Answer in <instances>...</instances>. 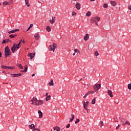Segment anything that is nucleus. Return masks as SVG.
<instances>
[{"instance_id":"nucleus-22","label":"nucleus","mask_w":131,"mask_h":131,"mask_svg":"<svg viewBox=\"0 0 131 131\" xmlns=\"http://www.w3.org/2000/svg\"><path fill=\"white\" fill-rule=\"evenodd\" d=\"M111 4L113 7H115V6H116V2H115V1H111Z\"/></svg>"},{"instance_id":"nucleus-51","label":"nucleus","mask_w":131,"mask_h":131,"mask_svg":"<svg viewBox=\"0 0 131 131\" xmlns=\"http://www.w3.org/2000/svg\"><path fill=\"white\" fill-rule=\"evenodd\" d=\"M128 9L131 10V5H129L128 6Z\"/></svg>"},{"instance_id":"nucleus-16","label":"nucleus","mask_w":131,"mask_h":131,"mask_svg":"<svg viewBox=\"0 0 131 131\" xmlns=\"http://www.w3.org/2000/svg\"><path fill=\"white\" fill-rule=\"evenodd\" d=\"M89 37L90 35H89V34H86L84 36V40L86 41L88 40V39H89Z\"/></svg>"},{"instance_id":"nucleus-59","label":"nucleus","mask_w":131,"mask_h":131,"mask_svg":"<svg viewBox=\"0 0 131 131\" xmlns=\"http://www.w3.org/2000/svg\"><path fill=\"white\" fill-rule=\"evenodd\" d=\"M3 73H6V71H3Z\"/></svg>"},{"instance_id":"nucleus-10","label":"nucleus","mask_w":131,"mask_h":131,"mask_svg":"<svg viewBox=\"0 0 131 131\" xmlns=\"http://www.w3.org/2000/svg\"><path fill=\"white\" fill-rule=\"evenodd\" d=\"M22 74H23V73L11 74V75H13V77H19V76H21Z\"/></svg>"},{"instance_id":"nucleus-45","label":"nucleus","mask_w":131,"mask_h":131,"mask_svg":"<svg viewBox=\"0 0 131 131\" xmlns=\"http://www.w3.org/2000/svg\"><path fill=\"white\" fill-rule=\"evenodd\" d=\"M74 52H75V53H79V51H78V50H77V49H75L74 50Z\"/></svg>"},{"instance_id":"nucleus-48","label":"nucleus","mask_w":131,"mask_h":131,"mask_svg":"<svg viewBox=\"0 0 131 131\" xmlns=\"http://www.w3.org/2000/svg\"><path fill=\"white\" fill-rule=\"evenodd\" d=\"M22 42V39H21L20 40V41L18 42V43L17 44V45H18L19 46H20V45H21V42Z\"/></svg>"},{"instance_id":"nucleus-41","label":"nucleus","mask_w":131,"mask_h":131,"mask_svg":"<svg viewBox=\"0 0 131 131\" xmlns=\"http://www.w3.org/2000/svg\"><path fill=\"white\" fill-rule=\"evenodd\" d=\"M33 26V24H30L29 27L28 28V30H30V28H32Z\"/></svg>"},{"instance_id":"nucleus-1","label":"nucleus","mask_w":131,"mask_h":131,"mask_svg":"<svg viewBox=\"0 0 131 131\" xmlns=\"http://www.w3.org/2000/svg\"><path fill=\"white\" fill-rule=\"evenodd\" d=\"M5 58H6L7 56H11V50L8 46L6 47L5 48Z\"/></svg>"},{"instance_id":"nucleus-18","label":"nucleus","mask_w":131,"mask_h":131,"mask_svg":"<svg viewBox=\"0 0 131 131\" xmlns=\"http://www.w3.org/2000/svg\"><path fill=\"white\" fill-rule=\"evenodd\" d=\"M29 128L33 130V129H35V125H34L33 124L29 125Z\"/></svg>"},{"instance_id":"nucleus-61","label":"nucleus","mask_w":131,"mask_h":131,"mask_svg":"<svg viewBox=\"0 0 131 131\" xmlns=\"http://www.w3.org/2000/svg\"><path fill=\"white\" fill-rule=\"evenodd\" d=\"M86 110H87V113H89V110L87 108Z\"/></svg>"},{"instance_id":"nucleus-3","label":"nucleus","mask_w":131,"mask_h":131,"mask_svg":"<svg viewBox=\"0 0 131 131\" xmlns=\"http://www.w3.org/2000/svg\"><path fill=\"white\" fill-rule=\"evenodd\" d=\"M99 21H100V17H99L98 16H94L92 17L91 19V23L99 22Z\"/></svg>"},{"instance_id":"nucleus-55","label":"nucleus","mask_w":131,"mask_h":131,"mask_svg":"<svg viewBox=\"0 0 131 131\" xmlns=\"http://www.w3.org/2000/svg\"><path fill=\"white\" fill-rule=\"evenodd\" d=\"M95 25H97V26H98V25H99L98 24V23H97V22L95 23Z\"/></svg>"},{"instance_id":"nucleus-19","label":"nucleus","mask_w":131,"mask_h":131,"mask_svg":"<svg viewBox=\"0 0 131 131\" xmlns=\"http://www.w3.org/2000/svg\"><path fill=\"white\" fill-rule=\"evenodd\" d=\"M54 130H56V131H60L61 130V128L60 127H58V126H56L55 127H54Z\"/></svg>"},{"instance_id":"nucleus-21","label":"nucleus","mask_w":131,"mask_h":131,"mask_svg":"<svg viewBox=\"0 0 131 131\" xmlns=\"http://www.w3.org/2000/svg\"><path fill=\"white\" fill-rule=\"evenodd\" d=\"M88 106H89V104H87L86 103H85V102H84L83 103V107L85 110H88Z\"/></svg>"},{"instance_id":"nucleus-11","label":"nucleus","mask_w":131,"mask_h":131,"mask_svg":"<svg viewBox=\"0 0 131 131\" xmlns=\"http://www.w3.org/2000/svg\"><path fill=\"white\" fill-rule=\"evenodd\" d=\"M19 29H15L13 30L8 31V33H9V34H11V33H15V32H16V31H19Z\"/></svg>"},{"instance_id":"nucleus-12","label":"nucleus","mask_w":131,"mask_h":131,"mask_svg":"<svg viewBox=\"0 0 131 131\" xmlns=\"http://www.w3.org/2000/svg\"><path fill=\"white\" fill-rule=\"evenodd\" d=\"M75 8L77 9V10H80V4L78 3V2H77L76 5H75Z\"/></svg>"},{"instance_id":"nucleus-38","label":"nucleus","mask_w":131,"mask_h":131,"mask_svg":"<svg viewBox=\"0 0 131 131\" xmlns=\"http://www.w3.org/2000/svg\"><path fill=\"white\" fill-rule=\"evenodd\" d=\"M127 87H128L127 88L128 90H131V83L129 84H128Z\"/></svg>"},{"instance_id":"nucleus-60","label":"nucleus","mask_w":131,"mask_h":131,"mask_svg":"<svg viewBox=\"0 0 131 131\" xmlns=\"http://www.w3.org/2000/svg\"><path fill=\"white\" fill-rule=\"evenodd\" d=\"M75 54H76V53L75 52H74V53H73V56H75Z\"/></svg>"},{"instance_id":"nucleus-39","label":"nucleus","mask_w":131,"mask_h":131,"mask_svg":"<svg viewBox=\"0 0 131 131\" xmlns=\"http://www.w3.org/2000/svg\"><path fill=\"white\" fill-rule=\"evenodd\" d=\"M79 121H80L79 119H77L76 120V121L75 122V123L76 124H77V123H78V122H79Z\"/></svg>"},{"instance_id":"nucleus-27","label":"nucleus","mask_w":131,"mask_h":131,"mask_svg":"<svg viewBox=\"0 0 131 131\" xmlns=\"http://www.w3.org/2000/svg\"><path fill=\"white\" fill-rule=\"evenodd\" d=\"M49 84L50 85H52V86L54 85V81L53 80V79H51V81L49 83Z\"/></svg>"},{"instance_id":"nucleus-56","label":"nucleus","mask_w":131,"mask_h":131,"mask_svg":"<svg viewBox=\"0 0 131 131\" xmlns=\"http://www.w3.org/2000/svg\"><path fill=\"white\" fill-rule=\"evenodd\" d=\"M23 42V43H25V40H23V41H21Z\"/></svg>"},{"instance_id":"nucleus-14","label":"nucleus","mask_w":131,"mask_h":131,"mask_svg":"<svg viewBox=\"0 0 131 131\" xmlns=\"http://www.w3.org/2000/svg\"><path fill=\"white\" fill-rule=\"evenodd\" d=\"M34 38L35 39H36V40H38L39 39V33H36L34 35Z\"/></svg>"},{"instance_id":"nucleus-4","label":"nucleus","mask_w":131,"mask_h":131,"mask_svg":"<svg viewBox=\"0 0 131 131\" xmlns=\"http://www.w3.org/2000/svg\"><path fill=\"white\" fill-rule=\"evenodd\" d=\"M119 119L120 122L122 123L123 126H124V125H126V124H127L128 125H130V123H129V122L128 121H126L125 123H124V121H125V120L124 119L119 118Z\"/></svg>"},{"instance_id":"nucleus-53","label":"nucleus","mask_w":131,"mask_h":131,"mask_svg":"<svg viewBox=\"0 0 131 131\" xmlns=\"http://www.w3.org/2000/svg\"><path fill=\"white\" fill-rule=\"evenodd\" d=\"M89 103H90V102L87 101L86 102H85V104H86L87 105H89Z\"/></svg>"},{"instance_id":"nucleus-63","label":"nucleus","mask_w":131,"mask_h":131,"mask_svg":"<svg viewBox=\"0 0 131 131\" xmlns=\"http://www.w3.org/2000/svg\"><path fill=\"white\" fill-rule=\"evenodd\" d=\"M8 122H11V121L8 120Z\"/></svg>"},{"instance_id":"nucleus-40","label":"nucleus","mask_w":131,"mask_h":131,"mask_svg":"<svg viewBox=\"0 0 131 131\" xmlns=\"http://www.w3.org/2000/svg\"><path fill=\"white\" fill-rule=\"evenodd\" d=\"M95 55L96 56H99V52H98V51H95Z\"/></svg>"},{"instance_id":"nucleus-32","label":"nucleus","mask_w":131,"mask_h":131,"mask_svg":"<svg viewBox=\"0 0 131 131\" xmlns=\"http://www.w3.org/2000/svg\"><path fill=\"white\" fill-rule=\"evenodd\" d=\"M92 104L95 105L96 104V97H95L92 101Z\"/></svg>"},{"instance_id":"nucleus-9","label":"nucleus","mask_w":131,"mask_h":131,"mask_svg":"<svg viewBox=\"0 0 131 131\" xmlns=\"http://www.w3.org/2000/svg\"><path fill=\"white\" fill-rule=\"evenodd\" d=\"M33 100L34 102V104H35V105L37 106V104L38 102V100H37V99H36V98L35 97H33Z\"/></svg>"},{"instance_id":"nucleus-7","label":"nucleus","mask_w":131,"mask_h":131,"mask_svg":"<svg viewBox=\"0 0 131 131\" xmlns=\"http://www.w3.org/2000/svg\"><path fill=\"white\" fill-rule=\"evenodd\" d=\"M90 94H95V91H90L87 93L85 94V95L83 96V99H85L89 95H90Z\"/></svg>"},{"instance_id":"nucleus-29","label":"nucleus","mask_w":131,"mask_h":131,"mask_svg":"<svg viewBox=\"0 0 131 131\" xmlns=\"http://www.w3.org/2000/svg\"><path fill=\"white\" fill-rule=\"evenodd\" d=\"M9 39H6L5 40H3L2 45H3V43H6V42H9Z\"/></svg>"},{"instance_id":"nucleus-6","label":"nucleus","mask_w":131,"mask_h":131,"mask_svg":"<svg viewBox=\"0 0 131 131\" xmlns=\"http://www.w3.org/2000/svg\"><path fill=\"white\" fill-rule=\"evenodd\" d=\"M14 3L13 0H10L9 2L5 1L3 3L2 5L3 6H10V5H12Z\"/></svg>"},{"instance_id":"nucleus-5","label":"nucleus","mask_w":131,"mask_h":131,"mask_svg":"<svg viewBox=\"0 0 131 131\" xmlns=\"http://www.w3.org/2000/svg\"><path fill=\"white\" fill-rule=\"evenodd\" d=\"M94 91L95 92H97V91H99L100 89H101V85L100 84H95L93 86Z\"/></svg>"},{"instance_id":"nucleus-17","label":"nucleus","mask_w":131,"mask_h":131,"mask_svg":"<svg viewBox=\"0 0 131 131\" xmlns=\"http://www.w3.org/2000/svg\"><path fill=\"white\" fill-rule=\"evenodd\" d=\"M42 104H43V101L38 100V103L37 104V106H39L40 105H42Z\"/></svg>"},{"instance_id":"nucleus-25","label":"nucleus","mask_w":131,"mask_h":131,"mask_svg":"<svg viewBox=\"0 0 131 131\" xmlns=\"http://www.w3.org/2000/svg\"><path fill=\"white\" fill-rule=\"evenodd\" d=\"M45 100H46V101H50V100H51V95H49L48 96H46Z\"/></svg>"},{"instance_id":"nucleus-35","label":"nucleus","mask_w":131,"mask_h":131,"mask_svg":"<svg viewBox=\"0 0 131 131\" xmlns=\"http://www.w3.org/2000/svg\"><path fill=\"white\" fill-rule=\"evenodd\" d=\"M49 51H54V49H53V46H52V45H50L49 46Z\"/></svg>"},{"instance_id":"nucleus-28","label":"nucleus","mask_w":131,"mask_h":131,"mask_svg":"<svg viewBox=\"0 0 131 131\" xmlns=\"http://www.w3.org/2000/svg\"><path fill=\"white\" fill-rule=\"evenodd\" d=\"M26 5L27 7H30V5H29V0H25Z\"/></svg>"},{"instance_id":"nucleus-42","label":"nucleus","mask_w":131,"mask_h":131,"mask_svg":"<svg viewBox=\"0 0 131 131\" xmlns=\"http://www.w3.org/2000/svg\"><path fill=\"white\" fill-rule=\"evenodd\" d=\"M30 102L31 105L33 104H34L33 98H32V99Z\"/></svg>"},{"instance_id":"nucleus-24","label":"nucleus","mask_w":131,"mask_h":131,"mask_svg":"<svg viewBox=\"0 0 131 131\" xmlns=\"http://www.w3.org/2000/svg\"><path fill=\"white\" fill-rule=\"evenodd\" d=\"M71 116H72V118L70 119V122H72L74 120V115L72 114Z\"/></svg>"},{"instance_id":"nucleus-33","label":"nucleus","mask_w":131,"mask_h":131,"mask_svg":"<svg viewBox=\"0 0 131 131\" xmlns=\"http://www.w3.org/2000/svg\"><path fill=\"white\" fill-rule=\"evenodd\" d=\"M15 36H17V35L11 34L10 35L9 37H10V38H14V37H15Z\"/></svg>"},{"instance_id":"nucleus-30","label":"nucleus","mask_w":131,"mask_h":131,"mask_svg":"<svg viewBox=\"0 0 131 131\" xmlns=\"http://www.w3.org/2000/svg\"><path fill=\"white\" fill-rule=\"evenodd\" d=\"M46 30H47L48 32H50L51 31V27L50 26H48L46 28Z\"/></svg>"},{"instance_id":"nucleus-57","label":"nucleus","mask_w":131,"mask_h":131,"mask_svg":"<svg viewBox=\"0 0 131 131\" xmlns=\"http://www.w3.org/2000/svg\"><path fill=\"white\" fill-rule=\"evenodd\" d=\"M61 131H65V129L64 128L61 129Z\"/></svg>"},{"instance_id":"nucleus-36","label":"nucleus","mask_w":131,"mask_h":131,"mask_svg":"<svg viewBox=\"0 0 131 131\" xmlns=\"http://www.w3.org/2000/svg\"><path fill=\"white\" fill-rule=\"evenodd\" d=\"M18 67L20 69H23V67L22 66V64H18Z\"/></svg>"},{"instance_id":"nucleus-44","label":"nucleus","mask_w":131,"mask_h":131,"mask_svg":"<svg viewBox=\"0 0 131 131\" xmlns=\"http://www.w3.org/2000/svg\"><path fill=\"white\" fill-rule=\"evenodd\" d=\"M9 69H12V70H14V69H15V68L14 67L9 66Z\"/></svg>"},{"instance_id":"nucleus-15","label":"nucleus","mask_w":131,"mask_h":131,"mask_svg":"<svg viewBox=\"0 0 131 131\" xmlns=\"http://www.w3.org/2000/svg\"><path fill=\"white\" fill-rule=\"evenodd\" d=\"M38 113L39 114V118H42V112L40 110L38 111Z\"/></svg>"},{"instance_id":"nucleus-26","label":"nucleus","mask_w":131,"mask_h":131,"mask_svg":"<svg viewBox=\"0 0 131 131\" xmlns=\"http://www.w3.org/2000/svg\"><path fill=\"white\" fill-rule=\"evenodd\" d=\"M49 21L51 24H54V23H55V19H54V17H52V19H50Z\"/></svg>"},{"instance_id":"nucleus-37","label":"nucleus","mask_w":131,"mask_h":131,"mask_svg":"<svg viewBox=\"0 0 131 131\" xmlns=\"http://www.w3.org/2000/svg\"><path fill=\"white\" fill-rule=\"evenodd\" d=\"M103 8H104V9H107V8H108V4H104L103 5Z\"/></svg>"},{"instance_id":"nucleus-43","label":"nucleus","mask_w":131,"mask_h":131,"mask_svg":"<svg viewBox=\"0 0 131 131\" xmlns=\"http://www.w3.org/2000/svg\"><path fill=\"white\" fill-rule=\"evenodd\" d=\"M72 15V16H75L76 15V13L75 12L73 11Z\"/></svg>"},{"instance_id":"nucleus-13","label":"nucleus","mask_w":131,"mask_h":131,"mask_svg":"<svg viewBox=\"0 0 131 131\" xmlns=\"http://www.w3.org/2000/svg\"><path fill=\"white\" fill-rule=\"evenodd\" d=\"M107 94L109 96L111 97V98H113V94L111 90H108Z\"/></svg>"},{"instance_id":"nucleus-31","label":"nucleus","mask_w":131,"mask_h":131,"mask_svg":"<svg viewBox=\"0 0 131 131\" xmlns=\"http://www.w3.org/2000/svg\"><path fill=\"white\" fill-rule=\"evenodd\" d=\"M28 69V68L27 65L25 66V69H24V70L23 71V72H24V73L27 72Z\"/></svg>"},{"instance_id":"nucleus-52","label":"nucleus","mask_w":131,"mask_h":131,"mask_svg":"<svg viewBox=\"0 0 131 131\" xmlns=\"http://www.w3.org/2000/svg\"><path fill=\"white\" fill-rule=\"evenodd\" d=\"M48 95H49L48 93H46V97H48L49 96H48Z\"/></svg>"},{"instance_id":"nucleus-23","label":"nucleus","mask_w":131,"mask_h":131,"mask_svg":"<svg viewBox=\"0 0 131 131\" xmlns=\"http://www.w3.org/2000/svg\"><path fill=\"white\" fill-rule=\"evenodd\" d=\"M2 68H3V69H7L9 70V67L10 66H2Z\"/></svg>"},{"instance_id":"nucleus-34","label":"nucleus","mask_w":131,"mask_h":131,"mask_svg":"<svg viewBox=\"0 0 131 131\" xmlns=\"http://www.w3.org/2000/svg\"><path fill=\"white\" fill-rule=\"evenodd\" d=\"M91 14H92V13L91 12V11H88V12L86 13V16H87V17H90Z\"/></svg>"},{"instance_id":"nucleus-20","label":"nucleus","mask_w":131,"mask_h":131,"mask_svg":"<svg viewBox=\"0 0 131 131\" xmlns=\"http://www.w3.org/2000/svg\"><path fill=\"white\" fill-rule=\"evenodd\" d=\"M53 52H55V49H57L58 46L55 43H53Z\"/></svg>"},{"instance_id":"nucleus-64","label":"nucleus","mask_w":131,"mask_h":131,"mask_svg":"<svg viewBox=\"0 0 131 131\" xmlns=\"http://www.w3.org/2000/svg\"><path fill=\"white\" fill-rule=\"evenodd\" d=\"M29 30H28V29L27 30V31H28Z\"/></svg>"},{"instance_id":"nucleus-8","label":"nucleus","mask_w":131,"mask_h":131,"mask_svg":"<svg viewBox=\"0 0 131 131\" xmlns=\"http://www.w3.org/2000/svg\"><path fill=\"white\" fill-rule=\"evenodd\" d=\"M28 56L30 57V59H32L33 58H34V56H35V53H28Z\"/></svg>"},{"instance_id":"nucleus-47","label":"nucleus","mask_w":131,"mask_h":131,"mask_svg":"<svg viewBox=\"0 0 131 131\" xmlns=\"http://www.w3.org/2000/svg\"><path fill=\"white\" fill-rule=\"evenodd\" d=\"M100 124L101 126H103V125H104V123L103 122V121H100Z\"/></svg>"},{"instance_id":"nucleus-46","label":"nucleus","mask_w":131,"mask_h":131,"mask_svg":"<svg viewBox=\"0 0 131 131\" xmlns=\"http://www.w3.org/2000/svg\"><path fill=\"white\" fill-rule=\"evenodd\" d=\"M69 127H70V124H68L66 126V128H69Z\"/></svg>"},{"instance_id":"nucleus-58","label":"nucleus","mask_w":131,"mask_h":131,"mask_svg":"<svg viewBox=\"0 0 131 131\" xmlns=\"http://www.w3.org/2000/svg\"><path fill=\"white\" fill-rule=\"evenodd\" d=\"M34 75H35V74H33L32 76L33 77V76H34Z\"/></svg>"},{"instance_id":"nucleus-54","label":"nucleus","mask_w":131,"mask_h":131,"mask_svg":"<svg viewBox=\"0 0 131 131\" xmlns=\"http://www.w3.org/2000/svg\"><path fill=\"white\" fill-rule=\"evenodd\" d=\"M0 58H2V52H0Z\"/></svg>"},{"instance_id":"nucleus-49","label":"nucleus","mask_w":131,"mask_h":131,"mask_svg":"<svg viewBox=\"0 0 131 131\" xmlns=\"http://www.w3.org/2000/svg\"><path fill=\"white\" fill-rule=\"evenodd\" d=\"M119 127H120V125H118L116 127V129H118V128H119Z\"/></svg>"},{"instance_id":"nucleus-2","label":"nucleus","mask_w":131,"mask_h":131,"mask_svg":"<svg viewBox=\"0 0 131 131\" xmlns=\"http://www.w3.org/2000/svg\"><path fill=\"white\" fill-rule=\"evenodd\" d=\"M19 48L20 46L17 45V44L13 43V47L11 48L12 53H15Z\"/></svg>"},{"instance_id":"nucleus-50","label":"nucleus","mask_w":131,"mask_h":131,"mask_svg":"<svg viewBox=\"0 0 131 131\" xmlns=\"http://www.w3.org/2000/svg\"><path fill=\"white\" fill-rule=\"evenodd\" d=\"M35 130H38V131H39V129L35 128V129H34L32 131H35Z\"/></svg>"},{"instance_id":"nucleus-62","label":"nucleus","mask_w":131,"mask_h":131,"mask_svg":"<svg viewBox=\"0 0 131 131\" xmlns=\"http://www.w3.org/2000/svg\"><path fill=\"white\" fill-rule=\"evenodd\" d=\"M91 2H95V0H91Z\"/></svg>"}]
</instances>
